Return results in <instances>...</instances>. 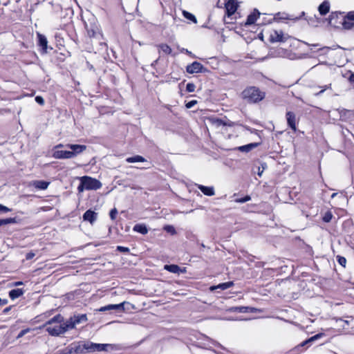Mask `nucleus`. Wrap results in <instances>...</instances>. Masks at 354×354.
I'll return each mask as SVG.
<instances>
[{"instance_id": "13", "label": "nucleus", "mask_w": 354, "mask_h": 354, "mask_svg": "<svg viewBox=\"0 0 354 354\" xmlns=\"http://www.w3.org/2000/svg\"><path fill=\"white\" fill-rule=\"evenodd\" d=\"M37 38H38V45L41 47V50L43 53H47V48H48V41L44 35L41 33H37Z\"/></svg>"}, {"instance_id": "18", "label": "nucleus", "mask_w": 354, "mask_h": 354, "mask_svg": "<svg viewBox=\"0 0 354 354\" xmlns=\"http://www.w3.org/2000/svg\"><path fill=\"white\" fill-rule=\"evenodd\" d=\"M197 187L206 196H212L215 194L213 187H206L202 185H197Z\"/></svg>"}, {"instance_id": "55", "label": "nucleus", "mask_w": 354, "mask_h": 354, "mask_svg": "<svg viewBox=\"0 0 354 354\" xmlns=\"http://www.w3.org/2000/svg\"><path fill=\"white\" fill-rule=\"evenodd\" d=\"M306 45H308V46H313V47H315V46H319V45L318 44H310L307 42H304Z\"/></svg>"}, {"instance_id": "35", "label": "nucleus", "mask_w": 354, "mask_h": 354, "mask_svg": "<svg viewBox=\"0 0 354 354\" xmlns=\"http://www.w3.org/2000/svg\"><path fill=\"white\" fill-rule=\"evenodd\" d=\"M337 260L342 266L344 268L346 266V259L345 257L338 255L337 256Z\"/></svg>"}, {"instance_id": "23", "label": "nucleus", "mask_w": 354, "mask_h": 354, "mask_svg": "<svg viewBox=\"0 0 354 354\" xmlns=\"http://www.w3.org/2000/svg\"><path fill=\"white\" fill-rule=\"evenodd\" d=\"M24 292V290L21 288L12 289L9 292V297L14 300L21 297Z\"/></svg>"}, {"instance_id": "42", "label": "nucleus", "mask_w": 354, "mask_h": 354, "mask_svg": "<svg viewBox=\"0 0 354 354\" xmlns=\"http://www.w3.org/2000/svg\"><path fill=\"white\" fill-rule=\"evenodd\" d=\"M196 104H197L196 100H191V101L188 102L187 103H186L185 106L187 109H191Z\"/></svg>"}, {"instance_id": "28", "label": "nucleus", "mask_w": 354, "mask_h": 354, "mask_svg": "<svg viewBox=\"0 0 354 354\" xmlns=\"http://www.w3.org/2000/svg\"><path fill=\"white\" fill-rule=\"evenodd\" d=\"M324 335V333H318L313 337H311L310 338H309L308 339L303 342L301 344V346H304V345L307 344L309 342H312L313 341H315L319 338H321L322 337H323Z\"/></svg>"}, {"instance_id": "57", "label": "nucleus", "mask_w": 354, "mask_h": 354, "mask_svg": "<svg viewBox=\"0 0 354 354\" xmlns=\"http://www.w3.org/2000/svg\"><path fill=\"white\" fill-rule=\"evenodd\" d=\"M182 51H185L186 53L188 54V55H191L192 54V53L190 51H189L187 49H184L183 48Z\"/></svg>"}, {"instance_id": "9", "label": "nucleus", "mask_w": 354, "mask_h": 354, "mask_svg": "<svg viewBox=\"0 0 354 354\" xmlns=\"http://www.w3.org/2000/svg\"><path fill=\"white\" fill-rule=\"evenodd\" d=\"M226 13L228 17L232 15L237 10L238 4L236 0H228L225 3Z\"/></svg>"}, {"instance_id": "8", "label": "nucleus", "mask_w": 354, "mask_h": 354, "mask_svg": "<svg viewBox=\"0 0 354 354\" xmlns=\"http://www.w3.org/2000/svg\"><path fill=\"white\" fill-rule=\"evenodd\" d=\"M287 124L288 127L294 131H297L296 115L292 111H287L286 114Z\"/></svg>"}, {"instance_id": "20", "label": "nucleus", "mask_w": 354, "mask_h": 354, "mask_svg": "<svg viewBox=\"0 0 354 354\" xmlns=\"http://www.w3.org/2000/svg\"><path fill=\"white\" fill-rule=\"evenodd\" d=\"M258 145H259V143L253 142V143H250L248 145L240 146V147H237L236 149L239 151L247 153V152L250 151L253 149L256 148L257 147H258Z\"/></svg>"}, {"instance_id": "22", "label": "nucleus", "mask_w": 354, "mask_h": 354, "mask_svg": "<svg viewBox=\"0 0 354 354\" xmlns=\"http://www.w3.org/2000/svg\"><path fill=\"white\" fill-rule=\"evenodd\" d=\"M32 185L37 189L44 190L48 188L49 183L44 180H35Z\"/></svg>"}, {"instance_id": "29", "label": "nucleus", "mask_w": 354, "mask_h": 354, "mask_svg": "<svg viewBox=\"0 0 354 354\" xmlns=\"http://www.w3.org/2000/svg\"><path fill=\"white\" fill-rule=\"evenodd\" d=\"M183 15L186 19L193 21L194 24L197 23V19H196V17L194 15H192V13H190L187 11H185V10H183Z\"/></svg>"}, {"instance_id": "46", "label": "nucleus", "mask_w": 354, "mask_h": 354, "mask_svg": "<svg viewBox=\"0 0 354 354\" xmlns=\"http://www.w3.org/2000/svg\"><path fill=\"white\" fill-rule=\"evenodd\" d=\"M35 101L41 105H43L44 104V100L41 96H37L35 97Z\"/></svg>"}, {"instance_id": "30", "label": "nucleus", "mask_w": 354, "mask_h": 354, "mask_svg": "<svg viewBox=\"0 0 354 354\" xmlns=\"http://www.w3.org/2000/svg\"><path fill=\"white\" fill-rule=\"evenodd\" d=\"M342 24L344 28L347 30L351 29L354 25V23L352 21L346 19V17H345Z\"/></svg>"}, {"instance_id": "47", "label": "nucleus", "mask_w": 354, "mask_h": 354, "mask_svg": "<svg viewBox=\"0 0 354 354\" xmlns=\"http://www.w3.org/2000/svg\"><path fill=\"white\" fill-rule=\"evenodd\" d=\"M35 256V254L33 252H28L26 255V260H30Z\"/></svg>"}, {"instance_id": "38", "label": "nucleus", "mask_w": 354, "mask_h": 354, "mask_svg": "<svg viewBox=\"0 0 354 354\" xmlns=\"http://www.w3.org/2000/svg\"><path fill=\"white\" fill-rule=\"evenodd\" d=\"M212 123L214 124L217 127L223 126L224 120L214 118L212 119Z\"/></svg>"}, {"instance_id": "26", "label": "nucleus", "mask_w": 354, "mask_h": 354, "mask_svg": "<svg viewBox=\"0 0 354 354\" xmlns=\"http://www.w3.org/2000/svg\"><path fill=\"white\" fill-rule=\"evenodd\" d=\"M126 161L127 162H129V163H132V162H145L146 160L144 157L141 156H139V155H136V156H132V157H129L126 159Z\"/></svg>"}, {"instance_id": "7", "label": "nucleus", "mask_w": 354, "mask_h": 354, "mask_svg": "<svg viewBox=\"0 0 354 354\" xmlns=\"http://www.w3.org/2000/svg\"><path fill=\"white\" fill-rule=\"evenodd\" d=\"M203 70V66L198 62H194L186 67L187 72L190 74L201 73Z\"/></svg>"}, {"instance_id": "34", "label": "nucleus", "mask_w": 354, "mask_h": 354, "mask_svg": "<svg viewBox=\"0 0 354 354\" xmlns=\"http://www.w3.org/2000/svg\"><path fill=\"white\" fill-rule=\"evenodd\" d=\"M251 200V197L248 195L245 196L243 198H237L235 200V202L239 203H244Z\"/></svg>"}, {"instance_id": "52", "label": "nucleus", "mask_w": 354, "mask_h": 354, "mask_svg": "<svg viewBox=\"0 0 354 354\" xmlns=\"http://www.w3.org/2000/svg\"><path fill=\"white\" fill-rule=\"evenodd\" d=\"M330 86V84H329V86H324V88L322 91H320L319 92H318V93H316L315 95H321L322 93H324V91L326 88H329Z\"/></svg>"}, {"instance_id": "11", "label": "nucleus", "mask_w": 354, "mask_h": 354, "mask_svg": "<svg viewBox=\"0 0 354 354\" xmlns=\"http://www.w3.org/2000/svg\"><path fill=\"white\" fill-rule=\"evenodd\" d=\"M97 218V214L91 209L85 212L83 214L84 221H88L91 224H93Z\"/></svg>"}, {"instance_id": "27", "label": "nucleus", "mask_w": 354, "mask_h": 354, "mask_svg": "<svg viewBox=\"0 0 354 354\" xmlns=\"http://www.w3.org/2000/svg\"><path fill=\"white\" fill-rule=\"evenodd\" d=\"M157 47L166 55H170L172 52L171 47L166 44H158Z\"/></svg>"}, {"instance_id": "5", "label": "nucleus", "mask_w": 354, "mask_h": 354, "mask_svg": "<svg viewBox=\"0 0 354 354\" xmlns=\"http://www.w3.org/2000/svg\"><path fill=\"white\" fill-rule=\"evenodd\" d=\"M46 328V330L48 333V334L51 336H59L62 334L64 333V330L62 329V326L59 325H48L44 326V324L39 327V328Z\"/></svg>"}, {"instance_id": "1", "label": "nucleus", "mask_w": 354, "mask_h": 354, "mask_svg": "<svg viewBox=\"0 0 354 354\" xmlns=\"http://www.w3.org/2000/svg\"><path fill=\"white\" fill-rule=\"evenodd\" d=\"M77 348H75L76 354H86L95 351H106L111 346L109 344H97L90 341L75 342Z\"/></svg>"}, {"instance_id": "40", "label": "nucleus", "mask_w": 354, "mask_h": 354, "mask_svg": "<svg viewBox=\"0 0 354 354\" xmlns=\"http://www.w3.org/2000/svg\"><path fill=\"white\" fill-rule=\"evenodd\" d=\"M116 250L121 252H127V253L129 252V251H130L129 248L120 246V245L117 246Z\"/></svg>"}, {"instance_id": "10", "label": "nucleus", "mask_w": 354, "mask_h": 354, "mask_svg": "<svg viewBox=\"0 0 354 354\" xmlns=\"http://www.w3.org/2000/svg\"><path fill=\"white\" fill-rule=\"evenodd\" d=\"M229 310L230 312L246 313H256L257 311V309L255 308L249 307V306H233V307H231Z\"/></svg>"}, {"instance_id": "37", "label": "nucleus", "mask_w": 354, "mask_h": 354, "mask_svg": "<svg viewBox=\"0 0 354 354\" xmlns=\"http://www.w3.org/2000/svg\"><path fill=\"white\" fill-rule=\"evenodd\" d=\"M196 86L194 83H188L186 86V91L189 93L194 92L195 91Z\"/></svg>"}, {"instance_id": "58", "label": "nucleus", "mask_w": 354, "mask_h": 354, "mask_svg": "<svg viewBox=\"0 0 354 354\" xmlns=\"http://www.w3.org/2000/svg\"><path fill=\"white\" fill-rule=\"evenodd\" d=\"M262 173H263V170L260 171V167H259L258 175H259V176H261V174H262Z\"/></svg>"}, {"instance_id": "16", "label": "nucleus", "mask_w": 354, "mask_h": 354, "mask_svg": "<svg viewBox=\"0 0 354 354\" xmlns=\"http://www.w3.org/2000/svg\"><path fill=\"white\" fill-rule=\"evenodd\" d=\"M233 286H234L233 281H227V282L219 283L217 286H212L209 288V290L211 291H214L216 289H221L222 290H224L231 288Z\"/></svg>"}, {"instance_id": "41", "label": "nucleus", "mask_w": 354, "mask_h": 354, "mask_svg": "<svg viewBox=\"0 0 354 354\" xmlns=\"http://www.w3.org/2000/svg\"><path fill=\"white\" fill-rule=\"evenodd\" d=\"M29 331H30V328H26V329H24V330H21L19 332V333L18 334L17 338L19 339V338L22 337L24 335H25Z\"/></svg>"}, {"instance_id": "45", "label": "nucleus", "mask_w": 354, "mask_h": 354, "mask_svg": "<svg viewBox=\"0 0 354 354\" xmlns=\"http://www.w3.org/2000/svg\"><path fill=\"white\" fill-rule=\"evenodd\" d=\"M330 49H332V48L330 47L324 46V47L319 48L318 50L321 51L323 54H326Z\"/></svg>"}, {"instance_id": "17", "label": "nucleus", "mask_w": 354, "mask_h": 354, "mask_svg": "<svg viewBox=\"0 0 354 354\" xmlns=\"http://www.w3.org/2000/svg\"><path fill=\"white\" fill-rule=\"evenodd\" d=\"M330 10V3L326 0L318 7V11L321 15H326Z\"/></svg>"}, {"instance_id": "6", "label": "nucleus", "mask_w": 354, "mask_h": 354, "mask_svg": "<svg viewBox=\"0 0 354 354\" xmlns=\"http://www.w3.org/2000/svg\"><path fill=\"white\" fill-rule=\"evenodd\" d=\"M285 40L282 30H273L270 34L269 41L271 43L284 42Z\"/></svg>"}, {"instance_id": "49", "label": "nucleus", "mask_w": 354, "mask_h": 354, "mask_svg": "<svg viewBox=\"0 0 354 354\" xmlns=\"http://www.w3.org/2000/svg\"><path fill=\"white\" fill-rule=\"evenodd\" d=\"M234 123L230 120H225L223 126H228V127H232L234 126Z\"/></svg>"}, {"instance_id": "33", "label": "nucleus", "mask_w": 354, "mask_h": 354, "mask_svg": "<svg viewBox=\"0 0 354 354\" xmlns=\"http://www.w3.org/2000/svg\"><path fill=\"white\" fill-rule=\"evenodd\" d=\"M164 230L171 234H175L176 233V231L173 225H165L164 227Z\"/></svg>"}, {"instance_id": "19", "label": "nucleus", "mask_w": 354, "mask_h": 354, "mask_svg": "<svg viewBox=\"0 0 354 354\" xmlns=\"http://www.w3.org/2000/svg\"><path fill=\"white\" fill-rule=\"evenodd\" d=\"M75 327L76 325L80 324L87 321V316L86 314L74 315L73 317Z\"/></svg>"}, {"instance_id": "3", "label": "nucleus", "mask_w": 354, "mask_h": 354, "mask_svg": "<svg viewBox=\"0 0 354 354\" xmlns=\"http://www.w3.org/2000/svg\"><path fill=\"white\" fill-rule=\"evenodd\" d=\"M241 96L248 103H258L265 98L266 93L256 86H248L242 91Z\"/></svg>"}, {"instance_id": "12", "label": "nucleus", "mask_w": 354, "mask_h": 354, "mask_svg": "<svg viewBox=\"0 0 354 354\" xmlns=\"http://www.w3.org/2000/svg\"><path fill=\"white\" fill-rule=\"evenodd\" d=\"M124 302L119 304H109L105 306H102L99 309V311L100 312H104L106 310H116L120 311H123L124 310Z\"/></svg>"}, {"instance_id": "14", "label": "nucleus", "mask_w": 354, "mask_h": 354, "mask_svg": "<svg viewBox=\"0 0 354 354\" xmlns=\"http://www.w3.org/2000/svg\"><path fill=\"white\" fill-rule=\"evenodd\" d=\"M259 15L260 12H259V10L254 9V11L248 16L245 25L250 26L252 24H254L256 22L257 18L259 17Z\"/></svg>"}, {"instance_id": "53", "label": "nucleus", "mask_w": 354, "mask_h": 354, "mask_svg": "<svg viewBox=\"0 0 354 354\" xmlns=\"http://www.w3.org/2000/svg\"><path fill=\"white\" fill-rule=\"evenodd\" d=\"M349 81L351 82V83L354 84V73L351 74L349 77Z\"/></svg>"}, {"instance_id": "50", "label": "nucleus", "mask_w": 354, "mask_h": 354, "mask_svg": "<svg viewBox=\"0 0 354 354\" xmlns=\"http://www.w3.org/2000/svg\"><path fill=\"white\" fill-rule=\"evenodd\" d=\"M337 15L336 13H331V15L329 17V24H332V21L335 17H337Z\"/></svg>"}, {"instance_id": "44", "label": "nucleus", "mask_w": 354, "mask_h": 354, "mask_svg": "<svg viewBox=\"0 0 354 354\" xmlns=\"http://www.w3.org/2000/svg\"><path fill=\"white\" fill-rule=\"evenodd\" d=\"M346 19H348L349 21H352L353 22L354 21V11L349 12L346 15Z\"/></svg>"}, {"instance_id": "31", "label": "nucleus", "mask_w": 354, "mask_h": 354, "mask_svg": "<svg viewBox=\"0 0 354 354\" xmlns=\"http://www.w3.org/2000/svg\"><path fill=\"white\" fill-rule=\"evenodd\" d=\"M15 223V218H4V219L0 218V226L3 225L10 224V223Z\"/></svg>"}, {"instance_id": "24", "label": "nucleus", "mask_w": 354, "mask_h": 354, "mask_svg": "<svg viewBox=\"0 0 354 354\" xmlns=\"http://www.w3.org/2000/svg\"><path fill=\"white\" fill-rule=\"evenodd\" d=\"M165 270L171 272V273H179L180 272H183L180 268L175 264L171 265H165L164 267Z\"/></svg>"}, {"instance_id": "2", "label": "nucleus", "mask_w": 354, "mask_h": 354, "mask_svg": "<svg viewBox=\"0 0 354 354\" xmlns=\"http://www.w3.org/2000/svg\"><path fill=\"white\" fill-rule=\"evenodd\" d=\"M66 147L71 149L69 150H55L53 153V157L56 159H70L75 157L77 155L81 153L86 150V146L82 145H66Z\"/></svg>"}, {"instance_id": "39", "label": "nucleus", "mask_w": 354, "mask_h": 354, "mask_svg": "<svg viewBox=\"0 0 354 354\" xmlns=\"http://www.w3.org/2000/svg\"><path fill=\"white\" fill-rule=\"evenodd\" d=\"M117 214L118 210L116 208H113L109 212V216L112 221H114L115 219Z\"/></svg>"}, {"instance_id": "21", "label": "nucleus", "mask_w": 354, "mask_h": 354, "mask_svg": "<svg viewBox=\"0 0 354 354\" xmlns=\"http://www.w3.org/2000/svg\"><path fill=\"white\" fill-rule=\"evenodd\" d=\"M61 326H62V329L63 330H64V333L69 330L75 328L74 322L72 317H71L66 322H63Z\"/></svg>"}, {"instance_id": "54", "label": "nucleus", "mask_w": 354, "mask_h": 354, "mask_svg": "<svg viewBox=\"0 0 354 354\" xmlns=\"http://www.w3.org/2000/svg\"><path fill=\"white\" fill-rule=\"evenodd\" d=\"M64 145L62 144H59L55 147V150H59L58 149L63 147Z\"/></svg>"}, {"instance_id": "25", "label": "nucleus", "mask_w": 354, "mask_h": 354, "mask_svg": "<svg viewBox=\"0 0 354 354\" xmlns=\"http://www.w3.org/2000/svg\"><path fill=\"white\" fill-rule=\"evenodd\" d=\"M133 230L142 234H146L148 232L147 227L144 224H136L133 227Z\"/></svg>"}, {"instance_id": "61", "label": "nucleus", "mask_w": 354, "mask_h": 354, "mask_svg": "<svg viewBox=\"0 0 354 354\" xmlns=\"http://www.w3.org/2000/svg\"><path fill=\"white\" fill-rule=\"evenodd\" d=\"M337 194V193H333L332 195H331V198H334Z\"/></svg>"}, {"instance_id": "60", "label": "nucleus", "mask_w": 354, "mask_h": 354, "mask_svg": "<svg viewBox=\"0 0 354 354\" xmlns=\"http://www.w3.org/2000/svg\"><path fill=\"white\" fill-rule=\"evenodd\" d=\"M158 62V59L155 60L152 64L151 66H153L156 63Z\"/></svg>"}, {"instance_id": "43", "label": "nucleus", "mask_w": 354, "mask_h": 354, "mask_svg": "<svg viewBox=\"0 0 354 354\" xmlns=\"http://www.w3.org/2000/svg\"><path fill=\"white\" fill-rule=\"evenodd\" d=\"M84 189H86V187H84V185L83 184V180L81 177L80 178V184L77 187V190L79 192H82Z\"/></svg>"}, {"instance_id": "51", "label": "nucleus", "mask_w": 354, "mask_h": 354, "mask_svg": "<svg viewBox=\"0 0 354 354\" xmlns=\"http://www.w3.org/2000/svg\"><path fill=\"white\" fill-rule=\"evenodd\" d=\"M8 304V299H2L0 298V306H4Z\"/></svg>"}, {"instance_id": "15", "label": "nucleus", "mask_w": 354, "mask_h": 354, "mask_svg": "<svg viewBox=\"0 0 354 354\" xmlns=\"http://www.w3.org/2000/svg\"><path fill=\"white\" fill-rule=\"evenodd\" d=\"M64 321V319L63 316L61 315L60 314H58V315L54 316L53 318H51L48 321H47L44 324V326L53 325V324L59 325V324H62Z\"/></svg>"}, {"instance_id": "4", "label": "nucleus", "mask_w": 354, "mask_h": 354, "mask_svg": "<svg viewBox=\"0 0 354 354\" xmlns=\"http://www.w3.org/2000/svg\"><path fill=\"white\" fill-rule=\"evenodd\" d=\"M82 179L86 190H97L102 185L100 180L90 176H84L82 177Z\"/></svg>"}, {"instance_id": "56", "label": "nucleus", "mask_w": 354, "mask_h": 354, "mask_svg": "<svg viewBox=\"0 0 354 354\" xmlns=\"http://www.w3.org/2000/svg\"><path fill=\"white\" fill-rule=\"evenodd\" d=\"M10 308H11V306H9V307L6 308L3 310V313H8V312L10 311Z\"/></svg>"}, {"instance_id": "48", "label": "nucleus", "mask_w": 354, "mask_h": 354, "mask_svg": "<svg viewBox=\"0 0 354 354\" xmlns=\"http://www.w3.org/2000/svg\"><path fill=\"white\" fill-rule=\"evenodd\" d=\"M9 211H10V209L8 207L0 204V213L8 212Z\"/></svg>"}, {"instance_id": "36", "label": "nucleus", "mask_w": 354, "mask_h": 354, "mask_svg": "<svg viewBox=\"0 0 354 354\" xmlns=\"http://www.w3.org/2000/svg\"><path fill=\"white\" fill-rule=\"evenodd\" d=\"M75 348H77V344H76V342H73V344H71L68 346V353H69V354H73V353L76 354V351H75Z\"/></svg>"}, {"instance_id": "32", "label": "nucleus", "mask_w": 354, "mask_h": 354, "mask_svg": "<svg viewBox=\"0 0 354 354\" xmlns=\"http://www.w3.org/2000/svg\"><path fill=\"white\" fill-rule=\"evenodd\" d=\"M333 218V214L330 211H327L325 212L324 216H323V221L326 223H329Z\"/></svg>"}, {"instance_id": "59", "label": "nucleus", "mask_w": 354, "mask_h": 354, "mask_svg": "<svg viewBox=\"0 0 354 354\" xmlns=\"http://www.w3.org/2000/svg\"><path fill=\"white\" fill-rule=\"evenodd\" d=\"M23 284V282L22 281H17L15 283V286H20V285H22Z\"/></svg>"}]
</instances>
